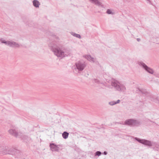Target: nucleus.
<instances>
[{
    "label": "nucleus",
    "mask_w": 159,
    "mask_h": 159,
    "mask_svg": "<svg viewBox=\"0 0 159 159\" xmlns=\"http://www.w3.org/2000/svg\"><path fill=\"white\" fill-rule=\"evenodd\" d=\"M49 46L50 47L51 51L53 52L54 55L57 57L63 58L67 56V55L65 54V52L61 50L56 44H50Z\"/></svg>",
    "instance_id": "f257e3e1"
},
{
    "label": "nucleus",
    "mask_w": 159,
    "mask_h": 159,
    "mask_svg": "<svg viewBox=\"0 0 159 159\" xmlns=\"http://www.w3.org/2000/svg\"><path fill=\"white\" fill-rule=\"evenodd\" d=\"M134 139L139 143L145 145L149 147H153L154 149H156L158 150V149L159 148V144L156 142H152L148 140L140 139L137 137H135Z\"/></svg>",
    "instance_id": "f03ea898"
},
{
    "label": "nucleus",
    "mask_w": 159,
    "mask_h": 159,
    "mask_svg": "<svg viewBox=\"0 0 159 159\" xmlns=\"http://www.w3.org/2000/svg\"><path fill=\"white\" fill-rule=\"evenodd\" d=\"M118 124H121L128 125L130 126H139L141 124V122L134 119H129L126 120L123 124V122H117Z\"/></svg>",
    "instance_id": "7ed1b4c3"
},
{
    "label": "nucleus",
    "mask_w": 159,
    "mask_h": 159,
    "mask_svg": "<svg viewBox=\"0 0 159 159\" xmlns=\"http://www.w3.org/2000/svg\"><path fill=\"white\" fill-rule=\"evenodd\" d=\"M111 85L113 86L116 90L120 92H125L126 90V87L124 85L120 84L117 80H114L112 81Z\"/></svg>",
    "instance_id": "20e7f679"
},
{
    "label": "nucleus",
    "mask_w": 159,
    "mask_h": 159,
    "mask_svg": "<svg viewBox=\"0 0 159 159\" xmlns=\"http://www.w3.org/2000/svg\"><path fill=\"white\" fill-rule=\"evenodd\" d=\"M17 150L15 149H11L9 151H7L6 147L3 146L2 147H0V152L3 154H11L13 155L15 154V152Z\"/></svg>",
    "instance_id": "39448f33"
},
{
    "label": "nucleus",
    "mask_w": 159,
    "mask_h": 159,
    "mask_svg": "<svg viewBox=\"0 0 159 159\" xmlns=\"http://www.w3.org/2000/svg\"><path fill=\"white\" fill-rule=\"evenodd\" d=\"M77 69L79 71H83L86 67V65L85 62L83 61H79L75 63Z\"/></svg>",
    "instance_id": "423d86ee"
},
{
    "label": "nucleus",
    "mask_w": 159,
    "mask_h": 159,
    "mask_svg": "<svg viewBox=\"0 0 159 159\" xmlns=\"http://www.w3.org/2000/svg\"><path fill=\"white\" fill-rule=\"evenodd\" d=\"M138 64L139 66H142L143 69L148 72L152 74H153L154 73L153 70L152 69L148 67L142 61H140L139 62Z\"/></svg>",
    "instance_id": "0eeeda50"
},
{
    "label": "nucleus",
    "mask_w": 159,
    "mask_h": 159,
    "mask_svg": "<svg viewBox=\"0 0 159 159\" xmlns=\"http://www.w3.org/2000/svg\"><path fill=\"white\" fill-rule=\"evenodd\" d=\"M60 146H61L60 145H57L54 143H50L49 145L50 149L52 152H58Z\"/></svg>",
    "instance_id": "6e6552de"
},
{
    "label": "nucleus",
    "mask_w": 159,
    "mask_h": 159,
    "mask_svg": "<svg viewBox=\"0 0 159 159\" xmlns=\"http://www.w3.org/2000/svg\"><path fill=\"white\" fill-rule=\"evenodd\" d=\"M9 134L16 137L18 135L17 131L15 129H10L8 131Z\"/></svg>",
    "instance_id": "1a4fd4ad"
},
{
    "label": "nucleus",
    "mask_w": 159,
    "mask_h": 159,
    "mask_svg": "<svg viewBox=\"0 0 159 159\" xmlns=\"http://www.w3.org/2000/svg\"><path fill=\"white\" fill-rule=\"evenodd\" d=\"M9 46L12 48H19L20 45L15 42L10 41L9 43Z\"/></svg>",
    "instance_id": "9d476101"
},
{
    "label": "nucleus",
    "mask_w": 159,
    "mask_h": 159,
    "mask_svg": "<svg viewBox=\"0 0 159 159\" xmlns=\"http://www.w3.org/2000/svg\"><path fill=\"white\" fill-rule=\"evenodd\" d=\"M33 6L36 8L39 7L40 3L37 0H34L33 1Z\"/></svg>",
    "instance_id": "9b49d317"
},
{
    "label": "nucleus",
    "mask_w": 159,
    "mask_h": 159,
    "mask_svg": "<svg viewBox=\"0 0 159 159\" xmlns=\"http://www.w3.org/2000/svg\"><path fill=\"white\" fill-rule=\"evenodd\" d=\"M139 91L141 92V93L142 94H145L146 96L147 95L148 93L147 91V90L145 89H139Z\"/></svg>",
    "instance_id": "f8f14e48"
},
{
    "label": "nucleus",
    "mask_w": 159,
    "mask_h": 159,
    "mask_svg": "<svg viewBox=\"0 0 159 159\" xmlns=\"http://www.w3.org/2000/svg\"><path fill=\"white\" fill-rule=\"evenodd\" d=\"M69 134V133L67 132L64 131L62 134V137L64 139H66L68 138Z\"/></svg>",
    "instance_id": "ddd939ff"
},
{
    "label": "nucleus",
    "mask_w": 159,
    "mask_h": 159,
    "mask_svg": "<svg viewBox=\"0 0 159 159\" xmlns=\"http://www.w3.org/2000/svg\"><path fill=\"white\" fill-rule=\"evenodd\" d=\"M120 100H117V101L116 102L112 101L110 102H109V104L111 106H113L115 104H116L120 103Z\"/></svg>",
    "instance_id": "4468645a"
},
{
    "label": "nucleus",
    "mask_w": 159,
    "mask_h": 159,
    "mask_svg": "<svg viewBox=\"0 0 159 159\" xmlns=\"http://www.w3.org/2000/svg\"><path fill=\"white\" fill-rule=\"evenodd\" d=\"M71 34L72 35L76 38H78L79 39H80L81 38L80 35L79 34L75 33L73 32H71Z\"/></svg>",
    "instance_id": "2eb2a0df"
},
{
    "label": "nucleus",
    "mask_w": 159,
    "mask_h": 159,
    "mask_svg": "<svg viewBox=\"0 0 159 159\" xmlns=\"http://www.w3.org/2000/svg\"><path fill=\"white\" fill-rule=\"evenodd\" d=\"M92 3H94L96 5H99L100 4V2L98 0H93Z\"/></svg>",
    "instance_id": "dca6fc26"
},
{
    "label": "nucleus",
    "mask_w": 159,
    "mask_h": 159,
    "mask_svg": "<svg viewBox=\"0 0 159 159\" xmlns=\"http://www.w3.org/2000/svg\"><path fill=\"white\" fill-rule=\"evenodd\" d=\"M88 56L89 57H90V61H91L93 63L94 62L95 59L93 57H92L90 55H88Z\"/></svg>",
    "instance_id": "f3484780"
},
{
    "label": "nucleus",
    "mask_w": 159,
    "mask_h": 159,
    "mask_svg": "<svg viewBox=\"0 0 159 159\" xmlns=\"http://www.w3.org/2000/svg\"><path fill=\"white\" fill-rule=\"evenodd\" d=\"M101 154H102V153L101 152L99 151H98L95 153L94 155L95 156H99L101 155Z\"/></svg>",
    "instance_id": "a211bd4d"
},
{
    "label": "nucleus",
    "mask_w": 159,
    "mask_h": 159,
    "mask_svg": "<svg viewBox=\"0 0 159 159\" xmlns=\"http://www.w3.org/2000/svg\"><path fill=\"white\" fill-rule=\"evenodd\" d=\"M107 13L109 14H112V12L110 9H108L107 11Z\"/></svg>",
    "instance_id": "6ab92c4d"
},
{
    "label": "nucleus",
    "mask_w": 159,
    "mask_h": 159,
    "mask_svg": "<svg viewBox=\"0 0 159 159\" xmlns=\"http://www.w3.org/2000/svg\"><path fill=\"white\" fill-rule=\"evenodd\" d=\"M84 57L85 58L87 59L88 61H90V58L88 57V55L85 56Z\"/></svg>",
    "instance_id": "aec40b11"
},
{
    "label": "nucleus",
    "mask_w": 159,
    "mask_h": 159,
    "mask_svg": "<svg viewBox=\"0 0 159 159\" xmlns=\"http://www.w3.org/2000/svg\"><path fill=\"white\" fill-rule=\"evenodd\" d=\"M10 42V41H5V42H4V43H5L6 45H7L8 46H9V43Z\"/></svg>",
    "instance_id": "412c9836"
},
{
    "label": "nucleus",
    "mask_w": 159,
    "mask_h": 159,
    "mask_svg": "<svg viewBox=\"0 0 159 159\" xmlns=\"http://www.w3.org/2000/svg\"><path fill=\"white\" fill-rule=\"evenodd\" d=\"M0 40L1 41V42L2 43H4V42H5V40H4L3 38H2L0 39Z\"/></svg>",
    "instance_id": "4be33fe9"
},
{
    "label": "nucleus",
    "mask_w": 159,
    "mask_h": 159,
    "mask_svg": "<svg viewBox=\"0 0 159 159\" xmlns=\"http://www.w3.org/2000/svg\"><path fill=\"white\" fill-rule=\"evenodd\" d=\"M0 40L1 41V42L2 43H4V42H5V40H4L3 38H2L0 39Z\"/></svg>",
    "instance_id": "5701e85b"
},
{
    "label": "nucleus",
    "mask_w": 159,
    "mask_h": 159,
    "mask_svg": "<svg viewBox=\"0 0 159 159\" xmlns=\"http://www.w3.org/2000/svg\"><path fill=\"white\" fill-rule=\"evenodd\" d=\"M0 40L1 41V42L2 43H4V42H5V40H4L3 38H2L0 39Z\"/></svg>",
    "instance_id": "b1692460"
},
{
    "label": "nucleus",
    "mask_w": 159,
    "mask_h": 159,
    "mask_svg": "<svg viewBox=\"0 0 159 159\" xmlns=\"http://www.w3.org/2000/svg\"><path fill=\"white\" fill-rule=\"evenodd\" d=\"M94 81L95 82L98 83L99 82V80L96 79H94Z\"/></svg>",
    "instance_id": "393cba45"
},
{
    "label": "nucleus",
    "mask_w": 159,
    "mask_h": 159,
    "mask_svg": "<svg viewBox=\"0 0 159 159\" xmlns=\"http://www.w3.org/2000/svg\"><path fill=\"white\" fill-rule=\"evenodd\" d=\"M107 152L106 151H104V152H103V154L105 155H106L107 154Z\"/></svg>",
    "instance_id": "a878e982"
},
{
    "label": "nucleus",
    "mask_w": 159,
    "mask_h": 159,
    "mask_svg": "<svg viewBox=\"0 0 159 159\" xmlns=\"http://www.w3.org/2000/svg\"><path fill=\"white\" fill-rule=\"evenodd\" d=\"M137 39L138 41H139L140 40V39L139 38Z\"/></svg>",
    "instance_id": "bb28decb"
},
{
    "label": "nucleus",
    "mask_w": 159,
    "mask_h": 159,
    "mask_svg": "<svg viewBox=\"0 0 159 159\" xmlns=\"http://www.w3.org/2000/svg\"><path fill=\"white\" fill-rule=\"evenodd\" d=\"M107 86L109 88H111V87H110V86H109L108 85H107Z\"/></svg>",
    "instance_id": "cd10ccee"
}]
</instances>
